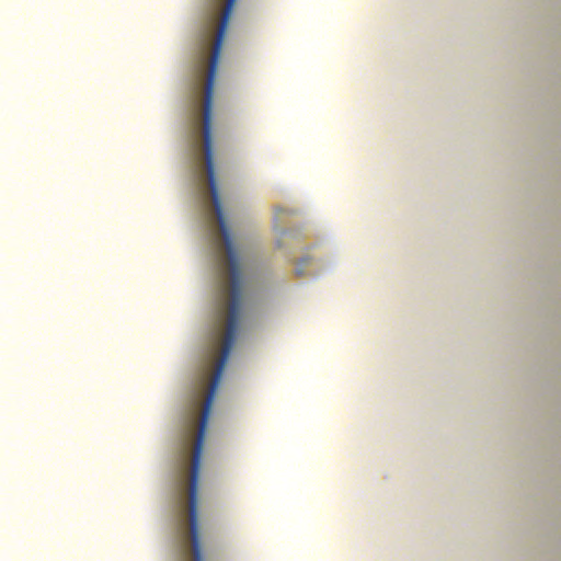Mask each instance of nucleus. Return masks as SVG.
I'll return each mask as SVG.
<instances>
[{
  "mask_svg": "<svg viewBox=\"0 0 561 561\" xmlns=\"http://www.w3.org/2000/svg\"><path fill=\"white\" fill-rule=\"evenodd\" d=\"M183 488H184V482H183V480L181 478L180 481H179V503L180 504H181L182 497H183Z\"/></svg>",
  "mask_w": 561,
  "mask_h": 561,
  "instance_id": "3",
  "label": "nucleus"
},
{
  "mask_svg": "<svg viewBox=\"0 0 561 561\" xmlns=\"http://www.w3.org/2000/svg\"><path fill=\"white\" fill-rule=\"evenodd\" d=\"M234 4L236 0H216V9L211 13L207 32L203 38V43L201 44L198 66L196 68V82L194 84V94L197 96L207 65V72L203 87V150L211 202L226 253V261L219 265L220 284L216 319V331L219 335L218 355H230V351L237 340L242 308V288L244 284L237 250L233 245L230 229L227 227L226 217L222 211L219 190L215 176L213 153V99L215 77L217 73L226 30L229 25V19Z\"/></svg>",
  "mask_w": 561,
  "mask_h": 561,
  "instance_id": "1",
  "label": "nucleus"
},
{
  "mask_svg": "<svg viewBox=\"0 0 561 561\" xmlns=\"http://www.w3.org/2000/svg\"><path fill=\"white\" fill-rule=\"evenodd\" d=\"M207 376H208V368L204 371L203 380L201 381V387H204Z\"/></svg>",
  "mask_w": 561,
  "mask_h": 561,
  "instance_id": "4",
  "label": "nucleus"
},
{
  "mask_svg": "<svg viewBox=\"0 0 561 561\" xmlns=\"http://www.w3.org/2000/svg\"><path fill=\"white\" fill-rule=\"evenodd\" d=\"M198 400H199V399H196V407H195V409H194V411H193V414H192V416H191V419H190V424H188V427H187V437H186V439H187V440H186V443H185V450H186V448H187V444H188L190 437H191V436H192V434H193V427H194V424H195V411H196V408H197V405H198Z\"/></svg>",
  "mask_w": 561,
  "mask_h": 561,
  "instance_id": "2",
  "label": "nucleus"
}]
</instances>
